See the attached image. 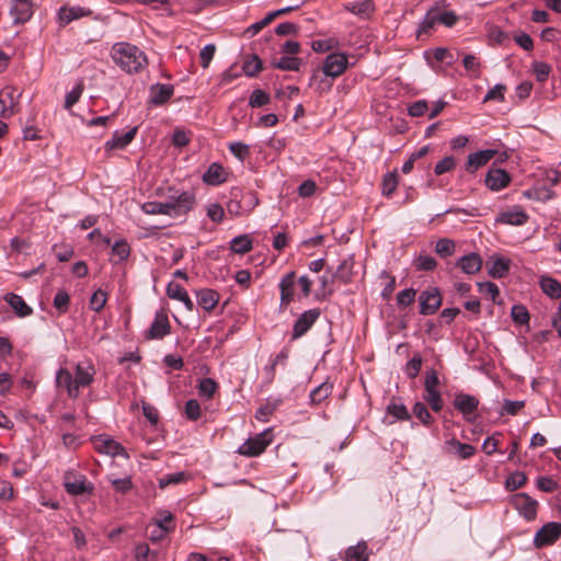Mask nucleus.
Instances as JSON below:
<instances>
[{"instance_id": "nucleus-1", "label": "nucleus", "mask_w": 561, "mask_h": 561, "mask_svg": "<svg viewBox=\"0 0 561 561\" xmlns=\"http://www.w3.org/2000/svg\"><path fill=\"white\" fill-rule=\"evenodd\" d=\"M196 204L195 194L188 191L180 193L178 196L162 202H147L142 205V210L149 215H168L178 218L191 211Z\"/></svg>"}, {"instance_id": "nucleus-2", "label": "nucleus", "mask_w": 561, "mask_h": 561, "mask_svg": "<svg viewBox=\"0 0 561 561\" xmlns=\"http://www.w3.org/2000/svg\"><path fill=\"white\" fill-rule=\"evenodd\" d=\"M95 374L94 367L87 362L76 365L75 375L66 369H60L57 374L56 381L59 387H65L70 397L77 398L80 388L88 387L93 381Z\"/></svg>"}, {"instance_id": "nucleus-3", "label": "nucleus", "mask_w": 561, "mask_h": 561, "mask_svg": "<svg viewBox=\"0 0 561 561\" xmlns=\"http://www.w3.org/2000/svg\"><path fill=\"white\" fill-rule=\"evenodd\" d=\"M112 58L124 71L138 72L147 65L146 54L129 43H116L112 47Z\"/></svg>"}, {"instance_id": "nucleus-4", "label": "nucleus", "mask_w": 561, "mask_h": 561, "mask_svg": "<svg viewBox=\"0 0 561 561\" xmlns=\"http://www.w3.org/2000/svg\"><path fill=\"white\" fill-rule=\"evenodd\" d=\"M458 21L457 15L453 11L444 10L438 3L430 8L419 25L417 38H422L423 35H428L436 24H443L447 27H451Z\"/></svg>"}, {"instance_id": "nucleus-5", "label": "nucleus", "mask_w": 561, "mask_h": 561, "mask_svg": "<svg viewBox=\"0 0 561 561\" xmlns=\"http://www.w3.org/2000/svg\"><path fill=\"white\" fill-rule=\"evenodd\" d=\"M64 486L67 493L73 496L92 494L94 490V485L88 481L87 477L75 469L64 473Z\"/></svg>"}, {"instance_id": "nucleus-6", "label": "nucleus", "mask_w": 561, "mask_h": 561, "mask_svg": "<svg viewBox=\"0 0 561 561\" xmlns=\"http://www.w3.org/2000/svg\"><path fill=\"white\" fill-rule=\"evenodd\" d=\"M272 430L267 428L250 438H248L239 448L238 454L245 457H256L261 455L272 443Z\"/></svg>"}, {"instance_id": "nucleus-7", "label": "nucleus", "mask_w": 561, "mask_h": 561, "mask_svg": "<svg viewBox=\"0 0 561 561\" xmlns=\"http://www.w3.org/2000/svg\"><path fill=\"white\" fill-rule=\"evenodd\" d=\"M453 404L462 414L465 421L473 423L477 420L479 400L476 397L463 392L456 393Z\"/></svg>"}, {"instance_id": "nucleus-8", "label": "nucleus", "mask_w": 561, "mask_h": 561, "mask_svg": "<svg viewBox=\"0 0 561 561\" xmlns=\"http://www.w3.org/2000/svg\"><path fill=\"white\" fill-rule=\"evenodd\" d=\"M348 67V58L343 53H331L328 55L322 65V72L331 79L337 78L344 73Z\"/></svg>"}, {"instance_id": "nucleus-9", "label": "nucleus", "mask_w": 561, "mask_h": 561, "mask_svg": "<svg viewBox=\"0 0 561 561\" xmlns=\"http://www.w3.org/2000/svg\"><path fill=\"white\" fill-rule=\"evenodd\" d=\"M513 507L528 522L537 516L538 502L526 493H517L512 496Z\"/></svg>"}, {"instance_id": "nucleus-10", "label": "nucleus", "mask_w": 561, "mask_h": 561, "mask_svg": "<svg viewBox=\"0 0 561 561\" xmlns=\"http://www.w3.org/2000/svg\"><path fill=\"white\" fill-rule=\"evenodd\" d=\"M92 443L94 449L100 454H105L112 457H127V454L125 453L123 446L107 435L95 436L92 438Z\"/></svg>"}, {"instance_id": "nucleus-11", "label": "nucleus", "mask_w": 561, "mask_h": 561, "mask_svg": "<svg viewBox=\"0 0 561 561\" xmlns=\"http://www.w3.org/2000/svg\"><path fill=\"white\" fill-rule=\"evenodd\" d=\"M561 536V524L548 523L543 525L535 535L534 545L537 548L552 545Z\"/></svg>"}, {"instance_id": "nucleus-12", "label": "nucleus", "mask_w": 561, "mask_h": 561, "mask_svg": "<svg viewBox=\"0 0 561 561\" xmlns=\"http://www.w3.org/2000/svg\"><path fill=\"white\" fill-rule=\"evenodd\" d=\"M320 317L319 309H309L295 321L291 339L297 340L305 335Z\"/></svg>"}, {"instance_id": "nucleus-13", "label": "nucleus", "mask_w": 561, "mask_h": 561, "mask_svg": "<svg viewBox=\"0 0 561 561\" xmlns=\"http://www.w3.org/2000/svg\"><path fill=\"white\" fill-rule=\"evenodd\" d=\"M170 333V323L167 313L163 310L156 312L154 319L146 332V339L158 340Z\"/></svg>"}, {"instance_id": "nucleus-14", "label": "nucleus", "mask_w": 561, "mask_h": 561, "mask_svg": "<svg viewBox=\"0 0 561 561\" xmlns=\"http://www.w3.org/2000/svg\"><path fill=\"white\" fill-rule=\"evenodd\" d=\"M419 300L420 313L425 316L435 313L442 304V297L437 288L424 290Z\"/></svg>"}, {"instance_id": "nucleus-15", "label": "nucleus", "mask_w": 561, "mask_h": 561, "mask_svg": "<svg viewBox=\"0 0 561 561\" xmlns=\"http://www.w3.org/2000/svg\"><path fill=\"white\" fill-rule=\"evenodd\" d=\"M511 182V175L503 169L491 168L485 176V185L492 191H501Z\"/></svg>"}, {"instance_id": "nucleus-16", "label": "nucleus", "mask_w": 561, "mask_h": 561, "mask_svg": "<svg viewBox=\"0 0 561 561\" xmlns=\"http://www.w3.org/2000/svg\"><path fill=\"white\" fill-rule=\"evenodd\" d=\"M10 15L14 23H24L33 15L32 0H12Z\"/></svg>"}, {"instance_id": "nucleus-17", "label": "nucleus", "mask_w": 561, "mask_h": 561, "mask_svg": "<svg viewBox=\"0 0 561 561\" xmlns=\"http://www.w3.org/2000/svg\"><path fill=\"white\" fill-rule=\"evenodd\" d=\"M511 260L500 254L492 255L486 262L488 274L493 278H502L510 272Z\"/></svg>"}, {"instance_id": "nucleus-18", "label": "nucleus", "mask_w": 561, "mask_h": 561, "mask_svg": "<svg viewBox=\"0 0 561 561\" xmlns=\"http://www.w3.org/2000/svg\"><path fill=\"white\" fill-rule=\"evenodd\" d=\"M138 128L133 127L128 131H115L111 139H108L105 144V150H121L126 148L136 137Z\"/></svg>"}, {"instance_id": "nucleus-19", "label": "nucleus", "mask_w": 561, "mask_h": 561, "mask_svg": "<svg viewBox=\"0 0 561 561\" xmlns=\"http://www.w3.org/2000/svg\"><path fill=\"white\" fill-rule=\"evenodd\" d=\"M528 220V215L519 206L511 207L502 213L496 218L497 222L513 226H522Z\"/></svg>"}, {"instance_id": "nucleus-20", "label": "nucleus", "mask_w": 561, "mask_h": 561, "mask_svg": "<svg viewBox=\"0 0 561 561\" xmlns=\"http://www.w3.org/2000/svg\"><path fill=\"white\" fill-rule=\"evenodd\" d=\"M202 179L204 183L217 186L227 181L228 171L220 163L213 162L203 174Z\"/></svg>"}, {"instance_id": "nucleus-21", "label": "nucleus", "mask_w": 561, "mask_h": 561, "mask_svg": "<svg viewBox=\"0 0 561 561\" xmlns=\"http://www.w3.org/2000/svg\"><path fill=\"white\" fill-rule=\"evenodd\" d=\"M92 13L90 9H85L79 5L73 7H61L58 11V20L61 26L71 23L83 16H88Z\"/></svg>"}, {"instance_id": "nucleus-22", "label": "nucleus", "mask_w": 561, "mask_h": 561, "mask_svg": "<svg viewBox=\"0 0 561 561\" xmlns=\"http://www.w3.org/2000/svg\"><path fill=\"white\" fill-rule=\"evenodd\" d=\"M15 90L11 87H5L0 91V116L2 118H10L15 113Z\"/></svg>"}, {"instance_id": "nucleus-23", "label": "nucleus", "mask_w": 561, "mask_h": 561, "mask_svg": "<svg viewBox=\"0 0 561 561\" xmlns=\"http://www.w3.org/2000/svg\"><path fill=\"white\" fill-rule=\"evenodd\" d=\"M495 150L486 149L469 154L466 170L471 173L476 172L479 168L485 165L495 156Z\"/></svg>"}, {"instance_id": "nucleus-24", "label": "nucleus", "mask_w": 561, "mask_h": 561, "mask_svg": "<svg viewBox=\"0 0 561 561\" xmlns=\"http://www.w3.org/2000/svg\"><path fill=\"white\" fill-rule=\"evenodd\" d=\"M371 550L365 540L358 541L355 546L348 547L345 552L344 561H368Z\"/></svg>"}, {"instance_id": "nucleus-25", "label": "nucleus", "mask_w": 561, "mask_h": 561, "mask_svg": "<svg viewBox=\"0 0 561 561\" xmlns=\"http://www.w3.org/2000/svg\"><path fill=\"white\" fill-rule=\"evenodd\" d=\"M167 295L171 299L183 302L187 311H193L194 304L182 285L175 282H170L167 286Z\"/></svg>"}, {"instance_id": "nucleus-26", "label": "nucleus", "mask_w": 561, "mask_h": 561, "mask_svg": "<svg viewBox=\"0 0 561 561\" xmlns=\"http://www.w3.org/2000/svg\"><path fill=\"white\" fill-rule=\"evenodd\" d=\"M482 259L478 253H469L461 256L456 265L466 274H476L482 267Z\"/></svg>"}, {"instance_id": "nucleus-27", "label": "nucleus", "mask_w": 561, "mask_h": 561, "mask_svg": "<svg viewBox=\"0 0 561 561\" xmlns=\"http://www.w3.org/2000/svg\"><path fill=\"white\" fill-rule=\"evenodd\" d=\"M173 95V87L170 84H154L150 89V102L154 105L164 104Z\"/></svg>"}, {"instance_id": "nucleus-28", "label": "nucleus", "mask_w": 561, "mask_h": 561, "mask_svg": "<svg viewBox=\"0 0 561 561\" xmlns=\"http://www.w3.org/2000/svg\"><path fill=\"white\" fill-rule=\"evenodd\" d=\"M197 304L206 311H211L219 301V295L209 288L196 291Z\"/></svg>"}, {"instance_id": "nucleus-29", "label": "nucleus", "mask_w": 561, "mask_h": 561, "mask_svg": "<svg viewBox=\"0 0 561 561\" xmlns=\"http://www.w3.org/2000/svg\"><path fill=\"white\" fill-rule=\"evenodd\" d=\"M309 87L319 93L328 92L332 88V81L330 77H327L322 70L313 71L310 80Z\"/></svg>"}, {"instance_id": "nucleus-30", "label": "nucleus", "mask_w": 561, "mask_h": 561, "mask_svg": "<svg viewBox=\"0 0 561 561\" xmlns=\"http://www.w3.org/2000/svg\"><path fill=\"white\" fill-rule=\"evenodd\" d=\"M5 301L14 310L16 316L26 317L32 314V308L25 304L21 296L12 293L8 294L5 296Z\"/></svg>"}, {"instance_id": "nucleus-31", "label": "nucleus", "mask_w": 561, "mask_h": 561, "mask_svg": "<svg viewBox=\"0 0 561 561\" xmlns=\"http://www.w3.org/2000/svg\"><path fill=\"white\" fill-rule=\"evenodd\" d=\"M539 284L542 291L550 298L557 299L561 297V284L557 279L550 276H541Z\"/></svg>"}, {"instance_id": "nucleus-32", "label": "nucleus", "mask_w": 561, "mask_h": 561, "mask_svg": "<svg viewBox=\"0 0 561 561\" xmlns=\"http://www.w3.org/2000/svg\"><path fill=\"white\" fill-rule=\"evenodd\" d=\"M295 278L294 274H287L280 282V302L282 305H288L293 299Z\"/></svg>"}, {"instance_id": "nucleus-33", "label": "nucleus", "mask_w": 561, "mask_h": 561, "mask_svg": "<svg viewBox=\"0 0 561 561\" xmlns=\"http://www.w3.org/2000/svg\"><path fill=\"white\" fill-rule=\"evenodd\" d=\"M446 445L451 447L454 449V453L460 458V459H468L473 456L476 449L472 445L461 443L457 440L456 438H451L446 442Z\"/></svg>"}, {"instance_id": "nucleus-34", "label": "nucleus", "mask_w": 561, "mask_h": 561, "mask_svg": "<svg viewBox=\"0 0 561 561\" xmlns=\"http://www.w3.org/2000/svg\"><path fill=\"white\" fill-rule=\"evenodd\" d=\"M301 60L293 56H284L272 61V66L274 68L286 71H297L299 70Z\"/></svg>"}, {"instance_id": "nucleus-35", "label": "nucleus", "mask_w": 561, "mask_h": 561, "mask_svg": "<svg viewBox=\"0 0 561 561\" xmlns=\"http://www.w3.org/2000/svg\"><path fill=\"white\" fill-rule=\"evenodd\" d=\"M346 9L356 15L366 18L374 11V3L371 0L355 1L348 3Z\"/></svg>"}, {"instance_id": "nucleus-36", "label": "nucleus", "mask_w": 561, "mask_h": 561, "mask_svg": "<svg viewBox=\"0 0 561 561\" xmlns=\"http://www.w3.org/2000/svg\"><path fill=\"white\" fill-rule=\"evenodd\" d=\"M332 389H333V385L328 381H324L321 385H319L317 388H314L310 392L311 403H313V404L321 403L324 399H327L331 394Z\"/></svg>"}, {"instance_id": "nucleus-37", "label": "nucleus", "mask_w": 561, "mask_h": 561, "mask_svg": "<svg viewBox=\"0 0 561 561\" xmlns=\"http://www.w3.org/2000/svg\"><path fill=\"white\" fill-rule=\"evenodd\" d=\"M478 289L481 294L489 297L493 304H500L499 296L500 290L495 283L492 282H480L477 284Z\"/></svg>"}, {"instance_id": "nucleus-38", "label": "nucleus", "mask_w": 561, "mask_h": 561, "mask_svg": "<svg viewBox=\"0 0 561 561\" xmlns=\"http://www.w3.org/2000/svg\"><path fill=\"white\" fill-rule=\"evenodd\" d=\"M187 478H188V476L183 471L173 472V473L164 474L161 478H159L158 483L161 489H165L167 486H169L171 484L183 483L187 480Z\"/></svg>"}, {"instance_id": "nucleus-39", "label": "nucleus", "mask_w": 561, "mask_h": 561, "mask_svg": "<svg viewBox=\"0 0 561 561\" xmlns=\"http://www.w3.org/2000/svg\"><path fill=\"white\" fill-rule=\"evenodd\" d=\"M199 396L210 399L218 389V383L211 378H203L197 386Z\"/></svg>"}, {"instance_id": "nucleus-40", "label": "nucleus", "mask_w": 561, "mask_h": 561, "mask_svg": "<svg viewBox=\"0 0 561 561\" xmlns=\"http://www.w3.org/2000/svg\"><path fill=\"white\" fill-rule=\"evenodd\" d=\"M387 412L389 415L393 416L394 421H405L410 420L411 417L407 407L403 403L391 402L387 407Z\"/></svg>"}, {"instance_id": "nucleus-41", "label": "nucleus", "mask_w": 561, "mask_h": 561, "mask_svg": "<svg viewBox=\"0 0 561 561\" xmlns=\"http://www.w3.org/2000/svg\"><path fill=\"white\" fill-rule=\"evenodd\" d=\"M228 148L230 152L241 162H243L251 153L250 146L240 141L230 142Z\"/></svg>"}, {"instance_id": "nucleus-42", "label": "nucleus", "mask_w": 561, "mask_h": 561, "mask_svg": "<svg viewBox=\"0 0 561 561\" xmlns=\"http://www.w3.org/2000/svg\"><path fill=\"white\" fill-rule=\"evenodd\" d=\"M242 70L248 77H255L262 70V60L254 55L244 61Z\"/></svg>"}, {"instance_id": "nucleus-43", "label": "nucleus", "mask_w": 561, "mask_h": 561, "mask_svg": "<svg viewBox=\"0 0 561 561\" xmlns=\"http://www.w3.org/2000/svg\"><path fill=\"white\" fill-rule=\"evenodd\" d=\"M527 481V478L525 476V473L520 472V471H515L513 473H511L506 481H505V485H506V489L510 490V491H515L519 488H522Z\"/></svg>"}, {"instance_id": "nucleus-44", "label": "nucleus", "mask_w": 561, "mask_h": 561, "mask_svg": "<svg viewBox=\"0 0 561 561\" xmlns=\"http://www.w3.org/2000/svg\"><path fill=\"white\" fill-rule=\"evenodd\" d=\"M279 403H280V400H273V402L268 401L266 404H264L257 409V411L255 413V417L262 422L268 421L270 416L277 409Z\"/></svg>"}, {"instance_id": "nucleus-45", "label": "nucleus", "mask_w": 561, "mask_h": 561, "mask_svg": "<svg viewBox=\"0 0 561 561\" xmlns=\"http://www.w3.org/2000/svg\"><path fill=\"white\" fill-rule=\"evenodd\" d=\"M413 414L424 424L430 425L433 422V416L423 402H416L413 405Z\"/></svg>"}, {"instance_id": "nucleus-46", "label": "nucleus", "mask_w": 561, "mask_h": 561, "mask_svg": "<svg viewBox=\"0 0 561 561\" xmlns=\"http://www.w3.org/2000/svg\"><path fill=\"white\" fill-rule=\"evenodd\" d=\"M107 301V295L102 289H98L90 298V308L96 312L101 311Z\"/></svg>"}, {"instance_id": "nucleus-47", "label": "nucleus", "mask_w": 561, "mask_h": 561, "mask_svg": "<svg viewBox=\"0 0 561 561\" xmlns=\"http://www.w3.org/2000/svg\"><path fill=\"white\" fill-rule=\"evenodd\" d=\"M270 102V95L263 90L256 89L252 92L249 99L251 107H261Z\"/></svg>"}, {"instance_id": "nucleus-48", "label": "nucleus", "mask_w": 561, "mask_h": 561, "mask_svg": "<svg viewBox=\"0 0 561 561\" xmlns=\"http://www.w3.org/2000/svg\"><path fill=\"white\" fill-rule=\"evenodd\" d=\"M185 416L191 421H197L201 417V404L195 399L186 401L184 407Z\"/></svg>"}, {"instance_id": "nucleus-49", "label": "nucleus", "mask_w": 561, "mask_h": 561, "mask_svg": "<svg viewBox=\"0 0 561 561\" xmlns=\"http://www.w3.org/2000/svg\"><path fill=\"white\" fill-rule=\"evenodd\" d=\"M83 92V84L81 82L77 83L71 91L66 94L65 99V107L70 110L80 99Z\"/></svg>"}, {"instance_id": "nucleus-50", "label": "nucleus", "mask_w": 561, "mask_h": 561, "mask_svg": "<svg viewBox=\"0 0 561 561\" xmlns=\"http://www.w3.org/2000/svg\"><path fill=\"white\" fill-rule=\"evenodd\" d=\"M425 392L424 400L431 405L433 411L439 412L443 409L440 393L437 390H427Z\"/></svg>"}, {"instance_id": "nucleus-51", "label": "nucleus", "mask_w": 561, "mask_h": 561, "mask_svg": "<svg viewBox=\"0 0 561 561\" xmlns=\"http://www.w3.org/2000/svg\"><path fill=\"white\" fill-rule=\"evenodd\" d=\"M398 186V178L396 173H387L382 180V194L390 196Z\"/></svg>"}, {"instance_id": "nucleus-52", "label": "nucleus", "mask_w": 561, "mask_h": 561, "mask_svg": "<svg viewBox=\"0 0 561 561\" xmlns=\"http://www.w3.org/2000/svg\"><path fill=\"white\" fill-rule=\"evenodd\" d=\"M206 214L214 222H220L225 216V210L220 204L210 203L206 206Z\"/></svg>"}, {"instance_id": "nucleus-53", "label": "nucleus", "mask_w": 561, "mask_h": 561, "mask_svg": "<svg viewBox=\"0 0 561 561\" xmlns=\"http://www.w3.org/2000/svg\"><path fill=\"white\" fill-rule=\"evenodd\" d=\"M414 265H415L416 270H420V271H432L436 267V261L432 256H428L425 254H420L415 259Z\"/></svg>"}, {"instance_id": "nucleus-54", "label": "nucleus", "mask_w": 561, "mask_h": 561, "mask_svg": "<svg viewBox=\"0 0 561 561\" xmlns=\"http://www.w3.org/2000/svg\"><path fill=\"white\" fill-rule=\"evenodd\" d=\"M416 291L413 288H407L398 293L397 302L399 307H408L415 300Z\"/></svg>"}, {"instance_id": "nucleus-55", "label": "nucleus", "mask_w": 561, "mask_h": 561, "mask_svg": "<svg viewBox=\"0 0 561 561\" xmlns=\"http://www.w3.org/2000/svg\"><path fill=\"white\" fill-rule=\"evenodd\" d=\"M537 81L545 82L551 71V67L542 61H535L533 65Z\"/></svg>"}, {"instance_id": "nucleus-56", "label": "nucleus", "mask_w": 561, "mask_h": 561, "mask_svg": "<svg viewBox=\"0 0 561 561\" xmlns=\"http://www.w3.org/2000/svg\"><path fill=\"white\" fill-rule=\"evenodd\" d=\"M525 407L524 401L504 400L501 414L516 415Z\"/></svg>"}, {"instance_id": "nucleus-57", "label": "nucleus", "mask_w": 561, "mask_h": 561, "mask_svg": "<svg viewBox=\"0 0 561 561\" xmlns=\"http://www.w3.org/2000/svg\"><path fill=\"white\" fill-rule=\"evenodd\" d=\"M130 248H111L108 260L113 264H118L129 256Z\"/></svg>"}, {"instance_id": "nucleus-58", "label": "nucleus", "mask_w": 561, "mask_h": 561, "mask_svg": "<svg viewBox=\"0 0 561 561\" xmlns=\"http://www.w3.org/2000/svg\"><path fill=\"white\" fill-rule=\"evenodd\" d=\"M422 358L419 355L413 356L405 365V374L409 378H415L421 370Z\"/></svg>"}, {"instance_id": "nucleus-59", "label": "nucleus", "mask_w": 561, "mask_h": 561, "mask_svg": "<svg viewBox=\"0 0 561 561\" xmlns=\"http://www.w3.org/2000/svg\"><path fill=\"white\" fill-rule=\"evenodd\" d=\"M511 314L513 320L519 324L527 323L529 320V313L527 309L520 305L513 306Z\"/></svg>"}, {"instance_id": "nucleus-60", "label": "nucleus", "mask_w": 561, "mask_h": 561, "mask_svg": "<svg viewBox=\"0 0 561 561\" xmlns=\"http://www.w3.org/2000/svg\"><path fill=\"white\" fill-rule=\"evenodd\" d=\"M215 51H216V46L214 44H207L201 50V53H199L201 65L204 69H206L209 66L211 59L214 58Z\"/></svg>"}, {"instance_id": "nucleus-61", "label": "nucleus", "mask_w": 561, "mask_h": 561, "mask_svg": "<svg viewBox=\"0 0 561 561\" xmlns=\"http://www.w3.org/2000/svg\"><path fill=\"white\" fill-rule=\"evenodd\" d=\"M69 295L65 290H59L54 298V306L60 312L64 313L68 309Z\"/></svg>"}, {"instance_id": "nucleus-62", "label": "nucleus", "mask_w": 561, "mask_h": 561, "mask_svg": "<svg viewBox=\"0 0 561 561\" xmlns=\"http://www.w3.org/2000/svg\"><path fill=\"white\" fill-rule=\"evenodd\" d=\"M455 168V159L451 156L445 157L443 160L437 162L434 172L436 175H442Z\"/></svg>"}, {"instance_id": "nucleus-63", "label": "nucleus", "mask_w": 561, "mask_h": 561, "mask_svg": "<svg viewBox=\"0 0 561 561\" xmlns=\"http://www.w3.org/2000/svg\"><path fill=\"white\" fill-rule=\"evenodd\" d=\"M433 57L436 61L446 62L447 65H451L455 60L453 54L444 47H437L433 50Z\"/></svg>"}, {"instance_id": "nucleus-64", "label": "nucleus", "mask_w": 561, "mask_h": 561, "mask_svg": "<svg viewBox=\"0 0 561 561\" xmlns=\"http://www.w3.org/2000/svg\"><path fill=\"white\" fill-rule=\"evenodd\" d=\"M427 102L424 100H419L409 106L408 113L410 116L420 117L423 116L427 112Z\"/></svg>"}]
</instances>
